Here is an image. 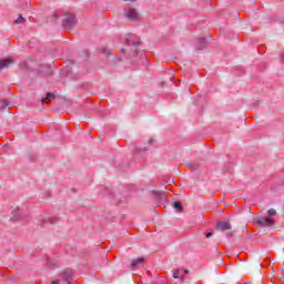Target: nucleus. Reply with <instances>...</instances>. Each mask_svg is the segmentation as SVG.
<instances>
[{
    "label": "nucleus",
    "instance_id": "nucleus-20",
    "mask_svg": "<svg viewBox=\"0 0 284 284\" xmlns=\"http://www.w3.org/2000/svg\"><path fill=\"white\" fill-rule=\"evenodd\" d=\"M131 45H135V47L139 45V41H132Z\"/></svg>",
    "mask_w": 284,
    "mask_h": 284
},
{
    "label": "nucleus",
    "instance_id": "nucleus-1",
    "mask_svg": "<svg viewBox=\"0 0 284 284\" xmlns=\"http://www.w3.org/2000/svg\"><path fill=\"white\" fill-rule=\"evenodd\" d=\"M64 30H72L77 26V16L74 13H65L62 20Z\"/></svg>",
    "mask_w": 284,
    "mask_h": 284
},
{
    "label": "nucleus",
    "instance_id": "nucleus-8",
    "mask_svg": "<svg viewBox=\"0 0 284 284\" xmlns=\"http://www.w3.org/2000/svg\"><path fill=\"white\" fill-rule=\"evenodd\" d=\"M143 263H145L144 257H138L136 260H133L131 263V270H139V267H143Z\"/></svg>",
    "mask_w": 284,
    "mask_h": 284
},
{
    "label": "nucleus",
    "instance_id": "nucleus-17",
    "mask_svg": "<svg viewBox=\"0 0 284 284\" xmlns=\"http://www.w3.org/2000/svg\"><path fill=\"white\" fill-rule=\"evenodd\" d=\"M268 214H270V216H275L276 210L270 209V210H268Z\"/></svg>",
    "mask_w": 284,
    "mask_h": 284
},
{
    "label": "nucleus",
    "instance_id": "nucleus-2",
    "mask_svg": "<svg viewBox=\"0 0 284 284\" xmlns=\"http://www.w3.org/2000/svg\"><path fill=\"white\" fill-rule=\"evenodd\" d=\"M57 221H59L58 217H55V216L52 217L48 213H44L39 216V223H40V225H42V227H48V225H54V223H57Z\"/></svg>",
    "mask_w": 284,
    "mask_h": 284
},
{
    "label": "nucleus",
    "instance_id": "nucleus-4",
    "mask_svg": "<svg viewBox=\"0 0 284 284\" xmlns=\"http://www.w3.org/2000/svg\"><path fill=\"white\" fill-rule=\"evenodd\" d=\"M255 225H260L261 227H270L271 225H274V221L270 217H261L255 221Z\"/></svg>",
    "mask_w": 284,
    "mask_h": 284
},
{
    "label": "nucleus",
    "instance_id": "nucleus-15",
    "mask_svg": "<svg viewBox=\"0 0 284 284\" xmlns=\"http://www.w3.org/2000/svg\"><path fill=\"white\" fill-rule=\"evenodd\" d=\"M23 21H26V19L23 18V16H19L17 20H14V23L19 24V23H23Z\"/></svg>",
    "mask_w": 284,
    "mask_h": 284
},
{
    "label": "nucleus",
    "instance_id": "nucleus-9",
    "mask_svg": "<svg viewBox=\"0 0 284 284\" xmlns=\"http://www.w3.org/2000/svg\"><path fill=\"white\" fill-rule=\"evenodd\" d=\"M72 274H74V271L72 268H65L61 273V278L64 280L65 282H69L70 278H72Z\"/></svg>",
    "mask_w": 284,
    "mask_h": 284
},
{
    "label": "nucleus",
    "instance_id": "nucleus-13",
    "mask_svg": "<svg viewBox=\"0 0 284 284\" xmlns=\"http://www.w3.org/2000/svg\"><path fill=\"white\" fill-rule=\"evenodd\" d=\"M153 195L155 199H164L165 194L161 191H153Z\"/></svg>",
    "mask_w": 284,
    "mask_h": 284
},
{
    "label": "nucleus",
    "instance_id": "nucleus-10",
    "mask_svg": "<svg viewBox=\"0 0 284 284\" xmlns=\"http://www.w3.org/2000/svg\"><path fill=\"white\" fill-rule=\"evenodd\" d=\"M232 224L230 222H217V230H221V232H225V230H231Z\"/></svg>",
    "mask_w": 284,
    "mask_h": 284
},
{
    "label": "nucleus",
    "instance_id": "nucleus-5",
    "mask_svg": "<svg viewBox=\"0 0 284 284\" xmlns=\"http://www.w3.org/2000/svg\"><path fill=\"white\" fill-rule=\"evenodd\" d=\"M185 274H190V271L183 270V268H178L173 273V278H178L179 281H184L185 280Z\"/></svg>",
    "mask_w": 284,
    "mask_h": 284
},
{
    "label": "nucleus",
    "instance_id": "nucleus-3",
    "mask_svg": "<svg viewBox=\"0 0 284 284\" xmlns=\"http://www.w3.org/2000/svg\"><path fill=\"white\" fill-rule=\"evenodd\" d=\"M124 16L126 19H130V21H139V11L132 7L124 9Z\"/></svg>",
    "mask_w": 284,
    "mask_h": 284
},
{
    "label": "nucleus",
    "instance_id": "nucleus-21",
    "mask_svg": "<svg viewBox=\"0 0 284 284\" xmlns=\"http://www.w3.org/2000/svg\"><path fill=\"white\" fill-rule=\"evenodd\" d=\"M102 52H103V54H110V51H108L105 49H103Z\"/></svg>",
    "mask_w": 284,
    "mask_h": 284
},
{
    "label": "nucleus",
    "instance_id": "nucleus-11",
    "mask_svg": "<svg viewBox=\"0 0 284 284\" xmlns=\"http://www.w3.org/2000/svg\"><path fill=\"white\" fill-rule=\"evenodd\" d=\"M173 207L178 210V212H183V204L181 202H174Z\"/></svg>",
    "mask_w": 284,
    "mask_h": 284
},
{
    "label": "nucleus",
    "instance_id": "nucleus-12",
    "mask_svg": "<svg viewBox=\"0 0 284 284\" xmlns=\"http://www.w3.org/2000/svg\"><path fill=\"white\" fill-rule=\"evenodd\" d=\"M50 99H54L53 93H47V97L42 99V103H50Z\"/></svg>",
    "mask_w": 284,
    "mask_h": 284
},
{
    "label": "nucleus",
    "instance_id": "nucleus-19",
    "mask_svg": "<svg viewBox=\"0 0 284 284\" xmlns=\"http://www.w3.org/2000/svg\"><path fill=\"white\" fill-rule=\"evenodd\" d=\"M212 236H214V233H212V232H209V233L206 234V239H212Z\"/></svg>",
    "mask_w": 284,
    "mask_h": 284
},
{
    "label": "nucleus",
    "instance_id": "nucleus-7",
    "mask_svg": "<svg viewBox=\"0 0 284 284\" xmlns=\"http://www.w3.org/2000/svg\"><path fill=\"white\" fill-rule=\"evenodd\" d=\"M21 219H23V212L21 211L20 207L14 209L11 212V221H19Z\"/></svg>",
    "mask_w": 284,
    "mask_h": 284
},
{
    "label": "nucleus",
    "instance_id": "nucleus-22",
    "mask_svg": "<svg viewBox=\"0 0 284 284\" xmlns=\"http://www.w3.org/2000/svg\"><path fill=\"white\" fill-rule=\"evenodd\" d=\"M51 284H59V281L54 280L51 282Z\"/></svg>",
    "mask_w": 284,
    "mask_h": 284
},
{
    "label": "nucleus",
    "instance_id": "nucleus-6",
    "mask_svg": "<svg viewBox=\"0 0 284 284\" xmlns=\"http://www.w3.org/2000/svg\"><path fill=\"white\" fill-rule=\"evenodd\" d=\"M14 63V59L12 58H6L0 60V70H6L8 68H10V65H13Z\"/></svg>",
    "mask_w": 284,
    "mask_h": 284
},
{
    "label": "nucleus",
    "instance_id": "nucleus-23",
    "mask_svg": "<svg viewBox=\"0 0 284 284\" xmlns=\"http://www.w3.org/2000/svg\"><path fill=\"white\" fill-rule=\"evenodd\" d=\"M152 141H153V140L151 139V140L149 141V143H152Z\"/></svg>",
    "mask_w": 284,
    "mask_h": 284
},
{
    "label": "nucleus",
    "instance_id": "nucleus-14",
    "mask_svg": "<svg viewBox=\"0 0 284 284\" xmlns=\"http://www.w3.org/2000/svg\"><path fill=\"white\" fill-rule=\"evenodd\" d=\"M7 105H8V102H6V100H0V110H6Z\"/></svg>",
    "mask_w": 284,
    "mask_h": 284
},
{
    "label": "nucleus",
    "instance_id": "nucleus-18",
    "mask_svg": "<svg viewBox=\"0 0 284 284\" xmlns=\"http://www.w3.org/2000/svg\"><path fill=\"white\" fill-rule=\"evenodd\" d=\"M200 43H201V45H205V43H207V40H205V38H201Z\"/></svg>",
    "mask_w": 284,
    "mask_h": 284
},
{
    "label": "nucleus",
    "instance_id": "nucleus-16",
    "mask_svg": "<svg viewBox=\"0 0 284 284\" xmlns=\"http://www.w3.org/2000/svg\"><path fill=\"white\" fill-rule=\"evenodd\" d=\"M47 265L52 266V265H57V263L50 258L47 260Z\"/></svg>",
    "mask_w": 284,
    "mask_h": 284
}]
</instances>
